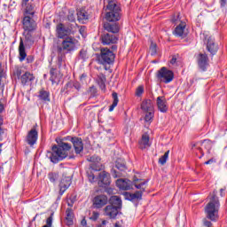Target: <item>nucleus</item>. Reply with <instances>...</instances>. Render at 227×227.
Instances as JSON below:
<instances>
[{
	"mask_svg": "<svg viewBox=\"0 0 227 227\" xmlns=\"http://www.w3.org/2000/svg\"><path fill=\"white\" fill-rule=\"evenodd\" d=\"M51 150L52 152L47 153V157L51 159L53 164H58L59 160L68 157V152L72 150V145L61 142L59 145H53Z\"/></svg>",
	"mask_w": 227,
	"mask_h": 227,
	"instance_id": "obj_1",
	"label": "nucleus"
},
{
	"mask_svg": "<svg viewBox=\"0 0 227 227\" xmlns=\"http://www.w3.org/2000/svg\"><path fill=\"white\" fill-rule=\"evenodd\" d=\"M221 204L219 203V198L215 192H213L209 198V202L205 207L206 217L210 221H217L219 219V208Z\"/></svg>",
	"mask_w": 227,
	"mask_h": 227,
	"instance_id": "obj_2",
	"label": "nucleus"
},
{
	"mask_svg": "<svg viewBox=\"0 0 227 227\" xmlns=\"http://www.w3.org/2000/svg\"><path fill=\"white\" fill-rule=\"evenodd\" d=\"M121 19V8L114 1H110L106 6V20L107 22H118Z\"/></svg>",
	"mask_w": 227,
	"mask_h": 227,
	"instance_id": "obj_3",
	"label": "nucleus"
},
{
	"mask_svg": "<svg viewBox=\"0 0 227 227\" xmlns=\"http://www.w3.org/2000/svg\"><path fill=\"white\" fill-rule=\"evenodd\" d=\"M77 43H79V41L75 39V37L69 35L63 39L61 46L58 48V51L59 52H62V51H65L66 52H72L77 49Z\"/></svg>",
	"mask_w": 227,
	"mask_h": 227,
	"instance_id": "obj_4",
	"label": "nucleus"
},
{
	"mask_svg": "<svg viewBox=\"0 0 227 227\" xmlns=\"http://www.w3.org/2000/svg\"><path fill=\"white\" fill-rule=\"evenodd\" d=\"M24 18L22 20L23 29L25 31H35L36 29V21L33 20L35 14L26 13V10L23 11Z\"/></svg>",
	"mask_w": 227,
	"mask_h": 227,
	"instance_id": "obj_5",
	"label": "nucleus"
},
{
	"mask_svg": "<svg viewBox=\"0 0 227 227\" xmlns=\"http://www.w3.org/2000/svg\"><path fill=\"white\" fill-rule=\"evenodd\" d=\"M114 53L111 50L103 48L101 49V55L98 61L101 65H113L114 63Z\"/></svg>",
	"mask_w": 227,
	"mask_h": 227,
	"instance_id": "obj_6",
	"label": "nucleus"
},
{
	"mask_svg": "<svg viewBox=\"0 0 227 227\" xmlns=\"http://www.w3.org/2000/svg\"><path fill=\"white\" fill-rule=\"evenodd\" d=\"M157 79L160 82H165V84H168V82H171V81L175 79V74H173V71L168 70L166 67H161L157 72Z\"/></svg>",
	"mask_w": 227,
	"mask_h": 227,
	"instance_id": "obj_7",
	"label": "nucleus"
},
{
	"mask_svg": "<svg viewBox=\"0 0 227 227\" xmlns=\"http://www.w3.org/2000/svg\"><path fill=\"white\" fill-rule=\"evenodd\" d=\"M66 141H71L73 143V146L74 148V152L77 155L84 150V144L82 143V139L79 137H67L65 138Z\"/></svg>",
	"mask_w": 227,
	"mask_h": 227,
	"instance_id": "obj_8",
	"label": "nucleus"
},
{
	"mask_svg": "<svg viewBox=\"0 0 227 227\" xmlns=\"http://www.w3.org/2000/svg\"><path fill=\"white\" fill-rule=\"evenodd\" d=\"M72 185V178L67 175H65V172L62 173V179L59 183V194L61 196L62 194H65V192L68 187Z\"/></svg>",
	"mask_w": 227,
	"mask_h": 227,
	"instance_id": "obj_9",
	"label": "nucleus"
},
{
	"mask_svg": "<svg viewBox=\"0 0 227 227\" xmlns=\"http://www.w3.org/2000/svg\"><path fill=\"white\" fill-rule=\"evenodd\" d=\"M98 185H99V187L111 185V175L106 171L100 172L98 177Z\"/></svg>",
	"mask_w": 227,
	"mask_h": 227,
	"instance_id": "obj_10",
	"label": "nucleus"
},
{
	"mask_svg": "<svg viewBox=\"0 0 227 227\" xmlns=\"http://www.w3.org/2000/svg\"><path fill=\"white\" fill-rule=\"evenodd\" d=\"M56 32H57L58 38H61L63 40V39L70 36L72 30L68 27H65V25H63V23H60V24L57 25Z\"/></svg>",
	"mask_w": 227,
	"mask_h": 227,
	"instance_id": "obj_11",
	"label": "nucleus"
},
{
	"mask_svg": "<svg viewBox=\"0 0 227 227\" xmlns=\"http://www.w3.org/2000/svg\"><path fill=\"white\" fill-rule=\"evenodd\" d=\"M198 67L202 72H205L208 67V57L205 53H200L197 56Z\"/></svg>",
	"mask_w": 227,
	"mask_h": 227,
	"instance_id": "obj_12",
	"label": "nucleus"
},
{
	"mask_svg": "<svg viewBox=\"0 0 227 227\" xmlns=\"http://www.w3.org/2000/svg\"><path fill=\"white\" fill-rule=\"evenodd\" d=\"M100 40L103 45H111V43H116L118 42V37L114 34L106 33L101 35Z\"/></svg>",
	"mask_w": 227,
	"mask_h": 227,
	"instance_id": "obj_13",
	"label": "nucleus"
},
{
	"mask_svg": "<svg viewBox=\"0 0 227 227\" xmlns=\"http://www.w3.org/2000/svg\"><path fill=\"white\" fill-rule=\"evenodd\" d=\"M107 196L106 195H98L93 199V207L94 208H102L107 205Z\"/></svg>",
	"mask_w": 227,
	"mask_h": 227,
	"instance_id": "obj_14",
	"label": "nucleus"
},
{
	"mask_svg": "<svg viewBox=\"0 0 227 227\" xmlns=\"http://www.w3.org/2000/svg\"><path fill=\"white\" fill-rule=\"evenodd\" d=\"M205 43H207V49L208 52H210V54H212V56H215V54L218 51V47H217L216 43L214 42V39H212V37H210V36L209 37L206 36Z\"/></svg>",
	"mask_w": 227,
	"mask_h": 227,
	"instance_id": "obj_15",
	"label": "nucleus"
},
{
	"mask_svg": "<svg viewBox=\"0 0 227 227\" xmlns=\"http://www.w3.org/2000/svg\"><path fill=\"white\" fill-rule=\"evenodd\" d=\"M36 141H38V131L34 128L28 132L26 142L29 146H33L34 145H36Z\"/></svg>",
	"mask_w": 227,
	"mask_h": 227,
	"instance_id": "obj_16",
	"label": "nucleus"
},
{
	"mask_svg": "<svg viewBox=\"0 0 227 227\" xmlns=\"http://www.w3.org/2000/svg\"><path fill=\"white\" fill-rule=\"evenodd\" d=\"M120 209L118 207H115L114 206H111L110 204L107 205L104 209V215L106 217H109L110 219H114L116 215H118V212Z\"/></svg>",
	"mask_w": 227,
	"mask_h": 227,
	"instance_id": "obj_17",
	"label": "nucleus"
},
{
	"mask_svg": "<svg viewBox=\"0 0 227 227\" xmlns=\"http://www.w3.org/2000/svg\"><path fill=\"white\" fill-rule=\"evenodd\" d=\"M87 160H89V162H92L90 168L94 171H100V169H102V164H100V157L93 155L88 158Z\"/></svg>",
	"mask_w": 227,
	"mask_h": 227,
	"instance_id": "obj_18",
	"label": "nucleus"
},
{
	"mask_svg": "<svg viewBox=\"0 0 227 227\" xmlns=\"http://www.w3.org/2000/svg\"><path fill=\"white\" fill-rule=\"evenodd\" d=\"M156 104L160 113H168V101L166 98L160 96L156 99Z\"/></svg>",
	"mask_w": 227,
	"mask_h": 227,
	"instance_id": "obj_19",
	"label": "nucleus"
},
{
	"mask_svg": "<svg viewBox=\"0 0 227 227\" xmlns=\"http://www.w3.org/2000/svg\"><path fill=\"white\" fill-rule=\"evenodd\" d=\"M116 185L119 189H122V191H129L132 188V182L129 179H118Z\"/></svg>",
	"mask_w": 227,
	"mask_h": 227,
	"instance_id": "obj_20",
	"label": "nucleus"
},
{
	"mask_svg": "<svg viewBox=\"0 0 227 227\" xmlns=\"http://www.w3.org/2000/svg\"><path fill=\"white\" fill-rule=\"evenodd\" d=\"M21 6L25 10V13H30V15H35L36 11H35V4L29 3V0H22Z\"/></svg>",
	"mask_w": 227,
	"mask_h": 227,
	"instance_id": "obj_21",
	"label": "nucleus"
},
{
	"mask_svg": "<svg viewBox=\"0 0 227 227\" xmlns=\"http://www.w3.org/2000/svg\"><path fill=\"white\" fill-rule=\"evenodd\" d=\"M20 81L23 86L29 85L35 81V75L29 72H25L20 78Z\"/></svg>",
	"mask_w": 227,
	"mask_h": 227,
	"instance_id": "obj_22",
	"label": "nucleus"
},
{
	"mask_svg": "<svg viewBox=\"0 0 227 227\" xmlns=\"http://www.w3.org/2000/svg\"><path fill=\"white\" fill-rule=\"evenodd\" d=\"M104 29H105V31H107L108 33L116 35V33H119V31H120V26L117 23L106 22L104 24Z\"/></svg>",
	"mask_w": 227,
	"mask_h": 227,
	"instance_id": "obj_23",
	"label": "nucleus"
},
{
	"mask_svg": "<svg viewBox=\"0 0 227 227\" xmlns=\"http://www.w3.org/2000/svg\"><path fill=\"white\" fill-rule=\"evenodd\" d=\"M185 23L181 22L174 30L173 34L175 36H179L184 38L187 34L185 33Z\"/></svg>",
	"mask_w": 227,
	"mask_h": 227,
	"instance_id": "obj_24",
	"label": "nucleus"
},
{
	"mask_svg": "<svg viewBox=\"0 0 227 227\" xmlns=\"http://www.w3.org/2000/svg\"><path fill=\"white\" fill-rule=\"evenodd\" d=\"M124 196L129 201H136V200L143 198V191H137L135 193L124 192Z\"/></svg>",
	"mask_w": 227,
	"mask_h": 227,
	"instance_id": "obj_25",
	"label": "nucleus"
},
{
	"mask_svg": "<svg viewBox=\"0 0 227 227\" xmlns=\"http://www.w3.org/2000/svg\"><path fill=\"white\" fill-rule=\"evenodd\" d=\"M141 109L144 113L155 111L153 107V102L151 99H145L141 104Z\"/></svg>",
	"mask_w": 227,
	"mask_h": 227,
	"instance_id": "obj_26",
	"label": "nucleus"
},
{
	"mask_svg": "<svg viewBox=\"0 0 227 227\" xmlns=\"http://www.w3.org/2000/svg\"><path fill=\"white\" fill-rule=\"evenodd\" d=\"M139 146H140L141 150L150 148V146H151L150 136H148V134L145 133L142 136V138L139 141Z\"/></svg>",
	"mask_w": 227,
	"mask_h": 227,
	"instance_id": "obj_27",
	"label": "nucleus"
},
{
	"mask_svg": "<svg viewBox=\"0 0 227 227\" xmlns=\"http://www.w3.org/2000/svg\"><path fill=\"white\" fill-rule=\"evenodd\" d=\"M109 203H110L109 204L110 206L115 207L119 210L121 208V198H120L116 195H114L110 198Z\"/></svg>",
	"mask_w": 227,
	"mask_h": 227,
	"instance_id": "obj_28",
	"label": "nucleus"
},
{
	"mask_svg": "<svg viewBox=\"0 0 227 227\" xmlns=\"http://www.w3.org/2000/svg\"><path fill=\"white\" fill-rule=\"evenodd\" d=\"M19 52H20V61H24L27 54L26 53V47L24 46V41L22 39H20V41Z\"/></svg>",
	"mask_w": 227,
	"mask_h": 227,
	"instance_id": "obj_29",
	"label": "nucleus"
},
{
	"mask_svg": "<svg viewBox=\"0 0 227 227\" xmlns=\"http://www.w3.org/2000/svg\"><path fill=\"white\" fill-rule=\"evenodd\" d=\"M66 224L67 226H73L74 225V211L72 209H67L66 210Z\"/></svg>",
	"mask_w": 227,
	"mask_h": 227,
	"instance_id": "obj_30",
	"label": "nucleus"
},
{
	"mask_svg": "<svg viewBox=\"0 0 227 227\" xmlns=\"http://www.w3.org/2000/svg\"><path fill=\"white\" fill-rule=\"evenodd\" d=\"M60 173L61 172H59V171L50 172L48 174V178H49L50 182H51L52 184H55V182H58V180L59 179Z\"/></svg>",
	"mask_w": 227,
	"mask_h": 227,
	"instance_id": "obj_31",
	"label": "nucleus"
},
{
	"mask_svg": "<svg viewBox=\"0 0 227 227\" xmlns=\"http://www.w3.org/2000/svg\"><path fill=\"white\" fill-rule=\"evenodd\" d=\"M133 184L137 189H141L145 191V185H146V182L143 181L142 179L134 178Z\"/></svg>",
	"mask_w": 227,
	"mask_h": 227,
	"instance_id": "obj_32",
	"label": "nucleus"
},
{
	"mask_svg": "<svg viewBox=\"0 0 227 227\" xmlns=\"http://www.w3.org/2000/svg\"><path fill=\"white\" fill-rule=\"evenodd\" d=\"M77 17L79 22H84V20H88V12L85 10H80L77 12Z\"/></svg>",
	"mask_w": 227,
	"mask_h": 227,
	"instance_id": "obj_33",
	"label": "nucleus"
},
{
	"mask_svg": "<svg viewBox=\"0 0 227 227\" xmlns=\"http://www.w3.org/2000/svg\"><path fill=\"white\" fill-rule=\"evenodd\" d=\"M112 97L114 98V101H113V104L109 107L110 113H113V111H114V107H116V106H118V102H120V100L118 99V93L113 92Z\"/></svg>",
	"mask_w": 227,
	"mask_h": 227,
	"instance_id": "obj_34",
	"label": "nucleus"
},
{
	"mask_svg": "<svg viewBox=\"0 0 227 227\" xmlns=\"http://www.w3.org/2000/svg\"><path fill=\"white\" fill-rule=\"evenodd\" d=\"M40 100H43L44 102H51V98H49V92L43 90L39 91L38 95Z\"/></svg>",
	"mask_w": 227,
	"mask_h": 227,
	"instance_id": "obj_35",
	"label": "nucleus"
},
{
	"mask_svg": "<svg viewBox=\"0 0 227 227\" xmlns=\"http://www.w3.org/2000/svg\"><path fill=\"white\" fill-rule=\"evenodd\" d=\"M115 168L119 169V171H125L127 169V166L125 165V161L121 159H118L115 162Z\"/></svg>",
	"mask_w": 227,
	"mask_h": 227,
	"instance_id": "obj_36",
	"label": "nucleus"
},
{
	"mask_svg": "<svg viewBox=\"0 0 227 227\" xmlns=\"http://www.w3.org/2000/svg\"><path fill=\"white\" fill-rule=\"evenodd\" d=\"M56 69L51 68L50 70V81L52 82V84H56L57 82H59V78H58V75H56Z\"/></svg>",
	"mask_w": 227,
	"mask_h": 227,
	"instance_id": "obj_37",
	"label": "nucleus"
},
{
	"mask_svg": "<svg viewBox=\"0 0 227 227\" xmlns=\"http://www.w3.org/2000/svg\"><path fill=\"white\" fill-rule=\"evenodd\" d=\"M202 148H205L207 153H210V150H212V142L210 140H204L202 143Z\"/></svg>",
	"mask_w": 227,
	"mask_h": 227,
	"instance_id": "obj_38",
	"label": "nucleus"
},
{
	"mask_svg": "<svg viewBox=\"0 0 227 227\" xmlns=\"http://www.w3.org/2000/svg\"><path fill=\"white\" fill-rule=\"evenodd\" d=\"M145 114V121H152L153 120V116L155 114V110L149 111V112H144Z\"/></svg>",
	"mask_w": 227,
	"mask_h": 227,
	"instance_id": "obj_39",
	"label": "nucleus"
},
{
	"mask_svg": "<svg viewBox=\"0 0 227 227\" xmlns=\"http://www.w3.org/2000/svg\"><path fill=\"white\" fill-rule=\"evenodd\" d=\"M169 157V151H167L164 155H162L160 159H159V164H160L161 166H164V164H166V162L168 161V158Z\"/></svg>",
	"mask_w": 227,
	"mask_h": 227,
	"instance_id": "obj_40",
	"label": "nucleus"
},
{
	"mask_svg": "<svg viewBox=\"0 0 227 227\" xmlns=\"http://www.w3.org/2000/svg\"><path fill=\"white\" fill-rule=\"evenodd\" d=\"M99 79H100L98 82L99 88L100 90H102V91H106V76L102 75Z\"/></svg>",
	"mask_w": 227,
	"mask_h": 227,
	"instance_id": "obj_41",
	"label": "nucleus"
},
{
	"mask_svg": "<svg viewBox=\"0 0 227 227\" xmlns=\"http://www.w3.org/2000/svg\"><path fill=\"white\" fill-rule=\"evenodd\" d=\"M79 56L81 59H82L83 61H86V59H88V51L82 49L80 51Z\"/></svg>",
	"mask_w": 227,
	"mask_h": 227,
	"instance_id": "obj_42",
	"label": "nucleus"
},
{
	"mask_svg": "<svg viewBox=\"0 0 227 227\" xmlns=\"http://www.w3.org/2000/svg\"><path fill=\"white\" fill-rule=\"evenodd\" d=\"M72 86H74V88L75 90H77V91H79V90H81V83H79L78 82H74V83L68 82V83L67 84V88H72Z\"/></svg>",
	"mask_w": 227,
	"mask_h": 227,
	"instance_id": "obj_43",
	"label": "nucleus"
},
{
	"mask_svg": "<svg viewBox=\"0 0 227 227\" xmlns=\"http://www.w3.org/2000/svg\"><path fill=\"white\" fill-rule=\"evenodd\" d=\"M23 74H24V71L20 67L16 68L14 72V75H16L20 80V77H22Z\"/></svg>",
	"mask_w": 227,
	"mask_h": 227,
	"instance_id": "obj_44",
	"label": "nucleus"
},
{
	"mask_svg": "<svg viewBox=\"0 0 227 227\" xmlns=\"http://www.w3.org/2000/svg\"><path fill=\"white\" fill-rule=\"evenodd\" d=\"M150 51L152 56H155L157 54V44L153 43L150 46Z\"/></svg>",
	"mask_w": 227,
	"mask_h": 227,
	"instance_id": "obj_45",
	"label": "nucleus"
},
{
	"mask_svg": "<svg viewBox=\"0 0 227 227\" xmlns=\"http://www.w3.org/2000/svg\"><path fill=\"white\" fill-rule=\"evenodd\" d=\"M4 139H6V130L0 128V141H4Z\"/></svg>",
	"mask_w": 227,
	"mask_h": 227,
	"instance_id": "obj_46",
	"label": "nucleus"
},
{
	"mask_svg": "<svg viewBox=\"0 0 227 227\" xmlns=\"http://www.w3.org/2000/svg\"><path fill=\"white\" fill-rule=\"evenodd\" d=\"M143 93H145V87H143V86L137 87V91H136L137 97H141L143 95Z\"/></svg>",
	"mask_w": 227,
	"mask_h": 227,
	"instance_id": "obj_47",
	"label": "nucleus"
},
{
	"mask_svg": "<svg viewBox=\"0 0 227 227\" xmlns=\"http://www.w3.org/2000/svg\"><path fill=\"white\" fill-rule=\"evenodd\" d=\"M99 216H100V214H98V212H97V211H94V212H92L90 219L92 221H97V219H98Z\"/></svg>",
	"mask_w": 227,
	"mask_h": 227,
	"instance_id": "obj_48",
	"label": "nucleus"
},
{
	"mask_svg": "<svg viewBox=\"0 0 227 227\" xmlns=\"http://www.w3.org/2000/svg\"><path fill=\"white\" fill-rule=\"evenodd\" d=\"M203 224H204V226L210 227V226H212V222H210L207 219H204L203 220Z\"/></svg>",
	"mask_w": 227,
	"mask_h": 227,
	"instance_id": "obj_49",
	"label": "nucleus"
},
{
	"mask_svg": "<svg viewBox=\"0 0 227 227\" xmlns=\"http://www.w3.org/2000/svg\"><path fill=\"white\" fill-rule=\"evenodd\" d=\"M197 152H199L200 153H201L200 156H199V159H201V157H203L205 155V153H203V148L201 147H198L196 148Z\"/></svg>",
	"mask_w": 227,
	"mask_h": 227,
	"instance_id": "obj_50",
	"label": "nucleus"
},
{
	"mask_svg": "<svg viewBox=\"0 0 227 227\" xmlns=\"http://www.w3.org/2000/svg\"><path fill=\"white\" fill-rule=\"evenodd\" d=\"M89 180L91 183L95 182V175L94 174H90L89 175Z\"/></svg>",
	"mask_w": 227,
	"mask_h": 227,
	"instance_id": "obj_51",
	"label": "nucleus"
},
{
	"mask_svg": "<svg viewBox=\"0 0 227 227\" xmlns=\"http://www.w3.org/2000/svg\"><path fill=\"white\" fill-rule=\"evenodd\" d=\"M176 57L174 56L172 57L171 60H170V65H176Z\"/></svg>",
	"mask_w": 227,
	"mask_h": 227,
	"instance_id": "obj_52",
	"label": "nucleus"
},
{
	"mask_svg": "<svg viewBox=\"0 0 227 227\" xmlns=\"http://www.w3.org/2000/svg\"><path fill=\"white\" fill-rule=\"evenodd\" d=\"M107 221L104 220L101 224L98 225V227H107Z\"/></svg>",
	"mask_w": 227,
	"mask_h": 227,
	"instance_id": "obj_53",
	"label": "nucleus"
},
{
	"mask_svg": "<svg viewBox=\"0 0 227 227\" xmlns=\"http://www.w3.org/2000/svg\"><path fill=\"white\" fill-rule=\"evenodd\" d=\"M63 58H65V56L60 55L59 56V65L61 66V63H63Z\"/></svg>",
	"mask_w": 227,
	"mask_h": 227,
	"instance_id": "obj_54",
	"label": "nucleus"
},
{
	"mask_svg": "<svg viewBox=\"0 0 227 227\" xmlns=\"http://www.w3.org/2000/svg\"><path fill=\"white\" fill-rule=\"evenodd\" d=\"M4 123V120L3 119V116L0 115V129H3Z\"/></svg>",
	"mask_w": 227,
	"mask_h": 227,
	"instance_id": "obj_55",
	"label": "nucleus"
},
{
	"mask_svg": "<svg viewBox=\"0 0 227 227\" xmlns=\"http://www.w3.org/2000/svg\"><path fill=\"white\" fill-rule=\"evenodd\" d=\"M34 60H35V59L33 57H27V63H33Z\"/></svg>",
	"mask_w": 227,
	"mask_h": 227,
	"instance_id": "obj_56",
	"label": "nucleus"
},
{
	"mask_svg": "<svg viewBox=\"0 0 227 227\" xmlns=\"http://www.w3.org/2000/svg\"><path fill=\"white\" fill-rule=\"evenodd\" d=\"M221 6H226L227 0H220Z\"/></svg>",
	"mask_w": 227,
	"mask_h": 227,
	"instance_id": "obj_57",
	"label": "nucleus"
},
{
	"mask_svg": "<svg viewBox=\"0 0 227 227\" xmlns=\"http://www.w3.org/2000/svg\"><path fill=\"white\" fill-rule=\"evenodd\" d=\"M81 224H82V226H86L87 222H86V219H85V218H83V219L82 220Z\"/></svg>",
	"mask_w": 227,
	"mask_h": 227,
	"instance_id": "obj_58",
	"label": "nucleus"
},
{
	"mask_svg": "<svg viewBox=\"0 0 227 227\" xmlns=\"http://www.w3.org/2000/svg\"><path fill=\"white\" fill-rule=\"evenodd\" d=\"M3 111H4V106L0 103V114L3 113Z\"/></svg>",
	"mask_w": 227,
	"mask_h": 227,
	"instance_id": "obj_59",
	"label": "nucleus"
},
{
	"mask_svg": "<svg viewBox=\"0 0 227 227\" xmlns=\"http://www.w3.org/2000/svg\"><path fill=\"white\" fill-rule=\"evenodd\" d=\"M79 32L81 33V35H82V33H84V27H82L79 29Z\"/></svg>",
	"mask_w": 227,
	"mask_h": 227,
	"instance_id": "obj_60",
	"label": "nucleus"
},
{
	"mask_svg": "<svg viewBox=\"0 0 227 227\" xmlns=\"http://www.w3.org/2000/svg\"><path fill=\"white\" fill-rule=\"evenodd\" d=\"M212 162H214V160H209L206 161L205 164L208 165V164H212Z\"/></svg>",
	"mask_w": 227,
	"mask_h": 227,
	"instance_id": "obj_61",
	"label": "nucleus"
},
{
	"mask_svg": "<svg viewBox=\"0 0 227 227\" xmlns=\"http://www.w3.org/2000/svg\"><path fill=\"white\" fill-rule=\"evenodd\" d=\"M2 152H3V144L0 143V155H1Z\"/></svg>",
	"mask_w": 227,
	"mask_h": 227,
	"instance_id": "obj_62",
	"label": "nucleus"
},
{
	"mask_svg": "<svg viewBox=\"0 0 227 227\" xmlns=\"http://www.w3.org/2000/svg\"><path fill=\"white\" fill-rule=\"evenodd\" d=\"M68 159H75V156L74 155H69Z\"/></svg>",
	"mask_w": 227,
	"mask_h": 227,
	"instance_id": "obj_63",
	"label": "nucleus"
},
{
	"mask_svg": "<svg viewBox=\"0 0 227 227\" xmlns=\"http://www.w3.org/2000/svg\"><path fill=\"white\" fill-rule=\"evenodd\" d=\"M84 77H86V75L85 74H82L81 80L84 79Z\"/></svg>",
	"mask_w": 227,
	"mask_h": 227,
	"instance_id": "obj_64",
	"label": "nucleus"
}]
</instances>
